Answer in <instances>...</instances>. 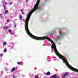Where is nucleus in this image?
<instances>
[{"instance_id":"f257e3e1","label":"nucleus","mask_w":78,"mask_h":78,"mask_svg":"<svg viewBox=\"0 0 78 78\" xmlns=\"http://www.w3.org/2000/svg\"><path fill=\"white\" fill-rule=\"evenodd\" d=\"M40 2V0H37L36 4L34 6V8L31 10L28 14L25 21V27H28V22L31 17V16L33 14V12L36 11V9H38L37 7L39 6Z\"/></svg>"},{"instance_id":"f03ea898","label":"nucleus","mask_w":78,"mask_h":78,"mask_svg":"<svg viewBox=\"0 0 78 78\" xmlns=\"http://www.w3.org/2000/svg\"><path fill=\"white\" fill-rule=\"evenodd\" d=\"M68 73H64V74L63 75V77H65V76H67L68 75Z\"/></svg>"},{"instance_id":"7ed1b4c3","label":"nucleus","mask_w":78,"mask_h":78,"mask_svg":"<svg viewBox=\"0 0 78 78\" xmlns=\"http://www.w3.org/2000/svg\"><path fill=\"white\" fill-rule=\"evenodd\" d=\"M51 73H50V72L49 71L46 74V75H47L48 76L49 75H50Z\"/></svg>"},{"instance_id":"20e7f679","label":"nucleus","mask_w":78,"mask_h":78,"mask_svg":"<svg viewBox=\"0 0 78 78\" xmlns=\"http://www.w3.org/2000/svg\"><path fill=\"white\" fill-rule=\"evenodd\" d=\"M16 70L15 69V67L13 68L11 71V72H14V71Z\"/></svg>"},{"instance_id":"39448f33","label":"nucleus","mask_w":78,"mask_h":78,"mask_svg":"<svg viewBox=\"0 0 78 78\" xmlns=\"http://www.w3.org/2000/svg\"><path fill=\"white\" fill-rule=\"evenodd\" d=\"M56 78V76L54 75H53V76H51L50 78Z\"/></svg>"},{"instance_id":"423d86ee","label":"nucleus","mask_w":78,"mask_h":78,"mask_svg":"<svg viewBox=\"0 0 78 78\" xmlns=\"http://www.w3.org/2000/svg\"><path fill=\"white\" fill-rule=\"evenodd\" d=\"M19 19L20 20L22 19V15H19Z\"/></svg>"},{"instance_id":"0eeeda50","label":"nucleus","mask_w":78,"mask_h":78,"mask_svg":"<svg viewBox=\"0 0 78 78\" xmlns=\"http://www.w3.org/2000/svg\"><path fill=\"white\" fill-rule=\"evenodd\" d=\"M17 63L18 64H20L21 65H22L23 64V63L22 62H17Z\"/></svg>"},{"instance_id":"6e6552de","label":"nucleus","mask_w":78,"mask_h":78,"mask_svg":"<svg viewBox=\"0 0 78 78\" xmlns=\"http://www.w3.org/2000/svg\"><path fill=\"white\" fill-rule=\"evenodd\" d=\"M6 45V42L4 41L3 42V45Z\"/></svg>"},{"instance_id":"1a4fd4ad","label":"nucleus","mask_w":78,"mask_h":78,"mask_svg":"<svg viewBox=\"0 0 78 78\" xmlns=\"http://www.w3.org/2000/svg\"><path fill=\"white\" fill-rule=\"evenodd\" d=\"M4 29H5V30H6V29H8V27L5 26L4 27Z\"/></svg>"},{"instance_id":"9d476101","label":"nucleus","mask_w":78,"mask_h":78,"mask_svg":"<svg viewBox=\"0 0 78 78\" xmlns=\"http://www.w3.org/2000/svg\"><path fill=\"white\" fill-rule=\"evenodd\" d=\"M6 48H4V51L5 53H6Z\"/></svg>"},{"instance_id":"9b49d317","label":"nucleus","mask_w":78,"mask_h":78,"mask_svg":"<svg viewBox=\"0 0 78 78\" xmlns=\"http://www.w3.org/2000/svg\"><path fill=\"white\" fill-rule=\"evenodd\" d=\"M8 12V10H5V14H7Z\"/></svg>"},{"instance_id":"f8f14e48","label":"nucleus","mask_w":78,"mask_h":78,"mask_svg":"<svg viewBox=\"0 0 78 78\" xmlns=\"http://www.w3.org/2000/svg\"><path fill=\"white\" fill-rule=\"evenodd\" d=\"M8 31L9 33H10L11 32V29H9L8 30Z\"/></svg>"},{"instance_id":"ddd939ff","label":"nucleus","mask_w":78,"mask_h":78,"mask_svg":"<svg viewBox=\"0 0 78 78\" xmlns=\"http://www.w3.org/2000/svg\"><path fill=\"white\" fill-rule=\"evenodd\" d=\"M14 27V28H16V23H15Z\"/></svg>"},{"instance_id":"4468645a","label":"nucleus","mask_w":78,"mask_h":78,"mask_svg":"<svg viewBox=\"0 0 78 78\" xmlns=\"http://www.w3.org/2000/svg\"><path fill=\"white\" fill-rule=\"evenodd\" d=\"M10 34L12 35L13 34V32H12V31H11V32H10Z\"/></svg>"},{"instance_id":"2eb2a0df","label":"nucleus","mask_w":78,"mask_h":78,"mask_svg":"<svg viewBox=\"0 0 78 78\" xmlns=\"http://www.w3.org/2000/svg\"><path fill=\"white\" fill-rule=\"evenodd\" d=\"M12 76L13 78H16V77L14 75H13Z\"/></svg>"},{"instance_id":"dca6fc26","label":"nucleus","mask_w":78,"mask_h":78,"mask_svg":"<svg viewBox=\"0 0 78 78\" xmlns=\"http://www.w3.org/2000/svg\"><path fill=\"white\" fill-rule=\"evenodd\" d=\"M35 78H39L38 77V76L37 75V76H35Z\"/></svg>"},{"instance_id":"f3484780","label":"nucleus","mask_w":78,"mask_h":78,"mask_svg":"<svg viewBox=\"0 0 78 78\" xmlns=\"http://www.w3.org/2000/svg\"><path fill=\"white\" fill-rule=\"evenodd\" d=\"M21 12H23V10L22 9H21L20 10Z\"/></svg>"},{"instance_id":"a211bd4d","label":"nucleus","mask_w":78,"mask_h":78,"mask_svg":"<svg viewBox=\"0 0 78 78\" xmlns=\"http://www.w3.org/2000/svg\"><path fill=\"white\" fill-rule=\"evenodd\" d=\"M0 56H1V57H2V56H3V54H1V55H0Z\"/></svg>"},{"instance_id":"6ab92c4d","label":"nucleus","mask_w":78,"mask_h":78,"mask_svg":"<svg viewBox=\"0 0 78 78\" xmlns=\"http://www.w3.org/2000/svg\"><path fill=\"white\" fill-rule=\"evenodd\" d=\"M9 21V19H8L7 21V22H8Z\"/></svg>"},{"instance_id":"aec40b11","label":"nucleus","mask_w":78,"mask_h":78,"mask_svg":"<svg viewBox=\"0 0 78 78\" xmlns=\"http://www.w3.org/2000/svg\"><path fill=\"white\" fill-rule=\"evenodd\" d=\"M1 17L2 19H3V17L2 16H1Z\"/></svg>"},{"instance_id":"412c9836","label":"nucleus","mask_w":78,"mask_h":78,"mask_svg":"<svg viewBox=\"0 0 78 78\" xmlns=\"http://www.w3.org/2000/svg\"><path fill=\"white\" fill-rule=\"evenodd\" d=\"M28 0H26V3H27V2H28Z\"/></svg>"},{"instance_id":"4be33fe9","label":"nucleus","mask_w":78,"mask_h":78,"mask_svg":"<svg viewBox=\"0 0 78 78\" xmlns=\"http://www.w3.org/2000/svg\"><path fill=\"white\" fill-rule=\"evenodd\" d=\"M3 6H4V8H6V7L5 6V5H3Z\"/></svg>"},{"instance_id":"5701e85b","label":"nucleus","mask_w":78,"mask_h":78,"mask_svg":"<svg viewBox=\"0 0 78 78\" xmlns=\"http://www.w3.org/2000/svg\"><path fill=\"white\" fill-rule=\"evenodd\" d=\"M12 2H10L9 3V5H12Z\"/></svg>"},{"instance_id":"b1692460","label":"nucleus","mask_w":78,"mask_h":78,"mask_svg":"<svg viewBox=\"0 0 78 78\" xmlns=\"http://www.w3.org/2000/svg\"><path fill=\"white\" fill-rule=\"evenodd\" d=\"M23 15L24 14H25V13H23V12H22Z\"/></svg>"},{"instance_id":"393cba45","label":"nucleus","mask_w":78,"mask_h":78,"mask_svg":"<svg viewBox=\"0 0 78 78\" xmlns=\"http://www.w3.org/2000/svg\"><path fill=\"white\" fill-rule=\"evenodd\" d=\"M5 8H6V7H4V10H6Z\"/></svg>"},{"instance_id":"a878e982","label":"nucleus","mask_w":78,"mask_h":78,"mask_svg":"<svg viewBox=\"0 0 78 78\" xmlns=\"http://www.w3.org/2000/svg\"><path fill=\"white\" fill-rule=\"evenodd\" d=\"M61 36H62V35H60V36L58 37H61Z\"/></svg>"},{"instance_id":"bb28decb","label":"nucleus","mask_w":78,"mask_h":78,"mask_svg":"<svg viewBox=\"0 0 78 78\" xmlns=\"http://www.w3.org/2000/svg\"><path fill=\"white\" fill-rule=\"evenodd\" d=\"M2 16V14H0V16Z\"/></svg>"},{"instance_id":"cd10ccee","label":"nucleus","mask_w":78,"mask_h":78,"mask_svg":"<svg viewBox=\"0 0 78 78\" xmlns=\"http://www.w3.org/2000/svg\"><path fill=\"white\" fill-rule=\"evenodd\" d=\"M23 21L25 22V19H23Z\"/></svg>"},{"instance_id":"c85d7f7f","label":"nucleus","mask_w":78,"mask_h":78,"mask_svg":"<svg viewBox=\"0 0 78 78\" xmlns=\"http://www.w3.org/2000/svg\"><path fill=\"white\" fill-rule=\"evenodd\" d=\"M55 78H59V77H57V78L56 77Z\"/></svg>"},{"instance_id":"c756f323","label":"nucleus","mask_w":78,"mask_h":78,"mask_svg":"<svg viewBox=\"0 0 78 78\" xmlns=\"http://www.w3.org/2000/svg\"><path fill=\"white\" fill-rule=\"evenodd\" d=\"M51 34L50 35V36H51Z\"/></svg>"},{"instance_id":"7c9ffc66","label":"nucleus","mask_w":78,"mask_h":78,"mask_svg":"<svg viewBox=\"0 0 78 78\" xmlns=\"http://www.w3.org/2000/svg\"><path fill=\"white\" fill-rule=\"evenodd\" d=\"M5 4H6V3H5Z\"/></svg>"},{"instance_id":"2f4dec72","label":"nucleus","mask_w":78,"mask_h":78,"mask_svg":"<svg viewBox=\"0 0 78 78\" xmlns=\"http://www.w3.org/2000/svg\"><path fill=\"white\" fill-rule=\"evenodd\" d=\"M60 32H61V31H60Z\"/></svg>"}]
</instances>
